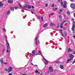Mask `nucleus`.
Listing matches in <instances>:
<instances>
[{"mask_svg":"<svg viewBox=\"0 0 75 75\" xmlns=\"http://www.w3.org/2000/svg\"><path fill=\"white\" fill-rule=\"evenodd\" d=\"M61 35H62V37L64 36V35L62 33H61Z\"/></svg>","mask_w":75,"mask_h":75,"instance_id":"nucleus-46","label":"nucleus"},{"mask_svg":"<svg viewBox=\"0 0 75 75\" xmlns=\"http://www.w3.org/2000/svg\"><path fill=\"white\" fill-rule=\"evenodd\" d=\"M32 8H34V6H32Z\"/></svg>","mask_w":75,"mask_h":75,"instance_id":"nucleus-52","label":"nucleus"},{"mask_svg":"<svg viewBox=\"0 0 75 75\" xmlns=\"http://www.w3.org/2000/svg\"><path fill=\"white\" fill-rule=\"evenodd\" d=\"M60 0H58V1H59H59H60Z\"/></svg>","mask_w":75,"mask_h":75,"instance_id":"nucleus-61","label":"nucleus"},{"mask_svg":"<svg viewBox=\"0 0 75 75\" xmlns=\"http://www.w3.org/2000/svg\"><path fill=\"white\" fill-rule=\"evenodd\" d=\"M60 68L61 69H63L64 68V65H60Z\"/></svg>","mask_w":75,"mask_h":75,"instance_id":"nucleus-6","label":"nucleus"},{"mask_svg":"<svg viewBox=\"0 0 75 75\" xmlns=\"http://www.w3.org/2000/svg\"><path fill=\"white\" fill-rule=\"evenodd\" d=\"M35 73H38V74H40V72L38 71V70L37 69H36V71H35Z\"/></svg>","mask_w":75,"mask_h":75,"instance_id":"nucleus-15","label":"nucleus"},{"mask_svg":"<svg viewBox=\"0 0 75 75\" xmlns=\"http://www.w3.org/2000/svg\"><path fill=\"white\" fill-rule=\"evenodd\" d=\"M60 31H62V29H60Z\"/></svg>","mask_w":75,"mask_h":75,"instance_id":"nucleus-59","label":"nucleus"},{"mask_svg":"<svg viewBox=\"0 0 75 75\" xmlns=\"http://www.w3.org/2000/svg\"><path fill=\"white\" fill-rule=\"evenodd\" d=\"M28 7V5H25L24 6H22V7L23 8H27V7Z\"/></svg>","mask_w":75,"mask_h":75,"instance_id":"nucleus-14","label":"nucleus"},{"mask_svg":"<svg viewBox=\"0 0 75 75\" xmlns=\"http://www.w3.org/2000/svg\"><path fill=\"white\" fill-rule=\"evenodd\" d=\"M32 56H33V55H34L35 54V50H33L32 52Z\"/></svg>","mask_w":75,"mask_h":75,"instance_id":"nucleus-9","label":"nucleus"},{"mask_svg":"<svg viewBox=\"0 0 75 75\" xmlns=\"http://www.w3.org/2000/svg\"><path fill=\"white\" fill-rule=\"evenodd\" d=\"M4 64L5 65H7L8 64V63H7L5 62L4 63Z\"/></svg>","mask_w":75,"mask_h":75,"instance_id":"nucleus-43","label":"nucleus"},{"mask_svg":"<svg viewBox=\"0 0 75 75\" xmlns=\"http://www.w3.org/2000/svg\"><path fill=\"white\" fill-rule=\"evenodd\" d=\"M35 39V42L36 44V45H37V44H38V42L39 44H40L39 40H38V37H36Z\"/></svg>","mask_w":75,"mask_h":75,"instance_id":"nucleus-4","label":"nucleus"},{"mask_svg":"<svg viewBox=\"0 0 75 75\" xmlns=\"http://www.w3.org/2000/svg\"><path fill=\"white\" fill-rule=\"evenodd\" d=\"M73 15H74V17L75 18V13H74Z\"/></svg>","mask_w":75,"mask_h":75,"instance_id":"nucleus-51","label":"nucleus"},{"mask_svg":"<svg viewBox=\"0 0 75 75\" xmlns=\"http://www.w3.org/2000/svg\"><path fill=\"white\" fill-rule=\"evenodd\" d=\"M7 52H9V51L8 50H7Z\"/></svg>","mask_w":75,"mask_h":75,"instance_id":"nucleus-50","label":"nucleus"},{"mask_svg":"<svg viewBox=\"0 0 75 75\" xmlns=\"http://www.w3.org/2000/svg\"><path fill=\"white\" fill-rule=\"evenodd\" d=\"M57 9H58L57 8H52V10H57Z\"/></svg>","mask_w":75,"mask_h":75,"instance_id":"nucleus-24","label":"nucleus"},{"mask_svg":"<svg viewBox=\"0 0 75 75\" xmlns=\"http://www.w3.org/2000/svg\"><path fill=\"white\" fill-rule=\"evenodd\" d=\"M5 38L6 42H7V36L6 35L5 36Z\"/></svg>","mask_w":75,"mask_h":75,"instance_id":"nucleus-22","label":"nucleus"},{"mask_svg":"<svg viewBox=\"0 0 75 75\" xmlns=\"http://www.w3.org/2000/svg\"><path fill=\"white\" fill-rule=\"evenodd\" d=\"M63 29H64V30H67V27H65L63 28Z\"/></svg>","mask_w":75,"mask_h":75,"instance_id":"nucleus-33","label":"nucleus"},{"mask_svg":"<svg viewBox=\"0 0 75 75\" xmlns=\"http://www.w3.org/2000/svg\"><path fill=\"white\" fill-rule=\"evenodd\" d=\"M49 69L51 71V72H52V71H53V69L52 68V67H49Z\"/></svg>","mask_w":75,"mask_h":75,"instance_id":"nucleus-11","label":"nucleus"},{"mask_svg":"<svg viewBox=\"0 0 75 75\" xmlns=\"http://www.w3.org/2000/svg\"><path fill=\"white\" fill-rule=\"evenodd\" d=\"M64 34L66 36H67V34L66 33H64Z\"/></svg>","mask_w":75,"mask_h":75,"instance_id":"nucleus-55","label":"nucleus"},{"mask_svg":"<svg viewBox=\"0 0 75 75\" xmlns=\"http://www.w3.org/2000/svg\"><path fill=\"white\" fill-rule=\"evenodd\" d=\"M4 61L3 60V59L1 58L0 59V62L1 63V64H3V62Z\"/></svg>","mask_w":75,"mask_h":75,"instance_id":"nucleus-12","label":"nucleus"},{"mask_svg":"<svg viewBox=\"0 0 75 75\" xmlns=\"http://www.w3.org/2000/svg\"><path fill=\"white\" fill-rule=\"evenodd\" d=\"M71 1H73V0H70Z\"/></svg>","mask_w":75,"mask_h":75,"instance_id":"nucleus-62","label":"nucleus"},{"mask_svg":"<svg viewBox=\"0 0 75 75\" xmlns=\"http://www.w3.org/2000/svg\"><path fill=\"white\" fill-rule=\"evenodd\" d=\"M60 27L61 28H62L63 27H62V25H60Z\"/></svg>","mask_w":75,"mask_h":75,"instance_id":"nucleus-36","label":"nucleus"},{"mask_svg":"<svg viewBox=\"0 0 75 75\" xmlns=\"http://www.w3.org/2000/svg\"><path fill=\"white\" fill-rule=\"evenodd\" d=\"M58 62H59L58 61H57L56 62V63H58Z\"/></svg>","mask_w":75,"mask_h":75,"instance_id":"nucleus-57","label":"nucleus"},{"mask_svg":"<svg viewBox=\"0 0 75 75\" xmlns=\"http://www.w3.org/2000/svg\"><path fill=\"white\" fill-rule=\"evenodd\" d=\"M59 18H62V17H61V16H59Z\"/></svg>","mask_w":75,"mask_h":75,"instance_id":"nucleus-53","label":"nucleus"},{"mask_svg":"<svg viewBox=\"0 0 75 75\" xmlns=\"http://www.w3.org/2000/svg\"><path fill=\"white\" fill-rule=\"evenodd\" d=\"M3 30L4 32L5 33H6V29L4 28H3Z\"/></svg>","mask_w":75,"mask_h":75,"instance_id":"nucleus-20","label":"nucleus"},{"mask_svg":"<svg viewBox=\"0 0 75 75\" xmlns=\"http://www.w3.org/2000/svg\"><path fill=\"white\" fill-rule=\"evenodd\" d=\"M31 65H34V64H33V63H31Z\"/></svg>","mask_w":75,"mask_h":75,"instance_id":"nucleus-58","label":"nucleus"},{"mask_svg":"<svg viewBox=\"0 0 75 75\" xmlns=\"http://www.w3.org/2000/svg\"><path fill=\"white\" fill-rule=\"evenodd\" d=\"M19 5L21 7H23V6H22L21 5V4H19Z\"/></svg>","mask_w":75,"mask_h":75,"instance_id":"nucleus-34","label":"nucleus"},{"mask_svg":"<svg viewBox=\"0 0 75 75\" xmlns=\"http://www.w3.org/2000/svg\"><path fill=\"white\" fill-rule=\"evenodd\" d=\"M50 25H51V26H53V25H55L54 24V23H51L50 24Z\"/></svg>","mask_w":75,"mask_h":75,"instance_id":"nucleus-17","label":"nucleus"},{"mask_svg":"<svg viewBox=\"0 0 75 75\" xmlns=\"http://www.w3.org/2000/svg\"><path fill=\"white\" fill-rule=\"evenodd\" d=\"M60 4L61 6H63V2H61Z\"/></svg>","mask_w":75,"mask_h":75,"instance_id":"nucleus-29","label":"nucleus"},{"mask_svg":"<svg viewBox=\"0 0 75 75\" xmlns=\"http://www.w3.org/2000/svg\"><path fill=\"white\" fill-rule=\"evenodd\" d=\"M64 5H67V2H66V1H65L64 2Z\"/></svg>","mask_w":75,"mask_h":75,"instance_id":"nucleus-30","label":"nucleus"},{"mask_svg":"<svg viewBox=\"0 0 75 75\" xmlns=\"http://www.w3.org/2000/svg\"><path fill=\"white\" fill-rule=\"evenodd\" d=\"M4 4L3 3L0 2V6H3Z\"/></svg>","mask_w":75,"mask_h":75,"instance_id":"nucleus-19","label":"nucleus"},{"mask_svg":"<svg viewBox=\"0 0 75 75\" xmlns=\"http://www.w3.org/2000/svg\"><path fill=\"white\" fill-rule=\"evenodd\" d=\"M10 14V11H8L7 12V15H8Z\"/></svg>","mask_w":75,"mask_h":75,"instance_id":"nucleus-23","label":"nucleus"},{"mask_svg":"<svg viewBox=\"0 0 75 75\" xmlns=\"http://www.w3.org/2000/svg\"><path fill=\"white\" fill-rule=\"evenodd\" d=\"M8 75H12V74L11 73H9Z\"/></svg>","mask_w":75,"mask_h":75,"instance_id":"nucleus-47","label":"nucleus"},{"mask_svg":"<svg viewBox=\"0 0 75 75\" xmlns=\"http://www.w3.org/2000/svg\"><path fill=\"white\" fill-rule=\"evenodd\" d=\"M69 57H70V58H69L68 59L67 61V62L66 64H68V62L69 61H71L73 59V58H74V55H73L72 54H70L69 55Z\"/></svg>","mask_w":75,"mask_h":75,"instance_id":"nucleus-1","label":"nucleus"},{"mask_svg":"<svg viewBox=\"0 0 75 75\" xmlns=\"http://www.w3.org/2000/svg\"><path fill=\"white\" fill-rule=\"evenodd\" d=\"M63 7L64 8H66V7H67V5H63Z\"/></svg>","mask_w":75,"mask_h":75,"instance_id":"nucleus-27","label":"nucleus"},{"mask_svg":"<svg viewBox=\"0 0 75 75\" xmlns=\"http://www.w3.org/2000/svg\"><path fill=\"white\" fill-rule=\"evenodd\" d=\"M64 25V23L62 22V23H61L60 24V25Z\"/></svg>","mask_w":75,"mask_h":75,"instance_id":"nucleus-37","label":"nucleus"},{"mask_svg":"<svg viewBox=\"0 0 75 75\" xmlns=\"http://www.w3.org/2000/svg\"><path fill=\"white\" fill-rule=\"evenodd\" d=\"M41 20L42 21H44V19H43V17H42L41 18Z\"/></svg>","mask_w":75,"mask_h":75,"instance_id":"nucleus-32","label":"nucleus"},{"mask_svg":"<svg viewBox=\"0 0 75 75\" xmlns=\"http://www.w3.org/2000/svg\"><path fill=\"white\" fill-rule=\"evenodd\" d=\"M73 54H75V51L73 52Z\"/></svg>","mask_w":75,"mask_h":75,"instance_id":"nucleus-39","label":"nucleus"},{"mask_svg":"<svg viewBox=\"0 0 75 75\" xmlns=\"http://www.w3.org/2000/svg\"><path fill=\"white\" fill-rule=\"evenodd\" d=\"M74 18H71V21H74Z\"/></svg>","mask_w":75,"mask_h":75,"instance_id":"nucleus-44","label":"nucleus"},{"mask_svg":"<svg viewBox=\"0 0 75 75\" xmlns=\"http://www.w3.org/2000/svg\"><path fill=\"white\" fill-rule=\"evenodd\" d=\"M65 22H66V21H63V22H62L63 24H64V23H65Z\"/></svg>","mask_w":75,"mask_h":75,"instance_id":"nucleus-35","label":"nucleus"},{"mask_svg":"<svg viewBox=\"0 0 75 75\" xmlns=\"http://www.w3.org/2000/svg\"><path fill=\"white\" fill-rule=\"evenodd\" d=\"M75 61H74L72 63V64H74V63H75Z\"/></svg>","mask_w":75,"mask_h":75,"instance_id":"nucleus-54","label":"nucleus"},{"mask_svg":"<svg viewBox=\"0 0 75 75\" xmlns=\"http://www.w3.org/2000/svg\"><path fill=\"white\" fill-rule=\"evenodd\" d=\"M35 66H36V67H38V66H37V65H35Z\"/></svg>","mask_w":75,"mask_h":75,"instance_id":"nucleus-63","label":"nucleus"},{"mask_svg":"<svg viewBox=\"0 0 75 75\" xmlns=\"http://www.w3.org/2000/svg\"><path fill=\"white\" fill-rule=\"evenodd\" d=\"M45 63V65H47L48 64V62H44Z\"/></svg>","mask_w":75,"mask_h":75,"instance_id":"nucleus-28","label":"nucleus"},{"mask_svg":"<svg viewBox=\"0 0 75 75\" xmlns=\"http://www.w3.org/2000/svg\"><path fill=\"white\" fill-rule=\"evenodd\" d=\"M49 18H50V17H51V16H52V15H51V14L50 13L49 14Z\"/></svg>","mask_w":75,"mask_h":75,"instance_id":"nucleus-25","label":"nucleus"},{"mask_svg":"<svg viewBox=\"0 0 75 75\" xmlns=\"http://www.w3.org/2000/svg\"><path fill=\"white\" fill-rule=\"evenodd\" d=\"M5 71H8V70H7V69H5Z\"/></svg>","mask_w":75,"mask_h":75,"instance_id":"nucleus-41","label":"nucleus"},{"mask_svg":"<svg viewBox=\"0 0 75 75\" xmlns=\"http://www.w3.org/2000/svg\"><path fill=\"white\" fill-rule=\"evenodd\" d=\"M10 9L11 10V11H13L14 10V8L11 7Z\"/></svg>","mask_w":75,"mask_h":75,"instance_id":"nucleus-18","label":"nucleus"},{"mask_svg":"<svg viewBox=\"0 0 75 75\" xmlns=\"http://www.w3.org/2000/svg\"><path fill=\"white\" fill-rule=\"evenodd\" d=\"M40 54H41V51L40 50H39V52H38Z\"/></svg>","mask_w":75,"mask_h":75,"instance_id":"nucleus-49","label":"nucleus"},{"mask_svg":"<svg viewBox=\"0 0 75 75\" xmlns=\"http://www.w3.org/2000/svg\"><path fill=\"white\" fill-rule=\"evenodd\" d=\"M31 8V6L30 5H28V9H30Z\"/></svg>","mask_w":75,"mask_h":75,"instance_id":"nucleus-16","label":"nucleus"},{"mask_svg":"<svg viewBox=\"0 0 75 75\" xmlns=\"http://www.w3.org/2000/svg\"><path fill=\"white\" fill-rule=\"evenodd\" d=\"M67 13L68 16H69V15H70V12L68 11L67 12Z\"/></svg>","mask_w":75,"mask_h":75,"instance_id":"nucleus-21","label":"nucleus"},{"mask_svg":"<svg viewBox=\"0 0 75 75\" xmlns=\"http://www.w3.org/2000/svg\"><path fill=\"white\" fill-rule=\"evenodd\" d=\"M6 43L7 44V49L8 50L9 47H10V45H9V43H8V42H6Z\"/></svg>","mask_w":75,"mask_h":75,"instance_id":"nucleus-7","label":"nucleus"},{"mask_svg":"<svg viewBox=\"0 0 75 75\" xmlns=\"http://www.w3.org/2000/svg\"><path fill=\"white\" fill-rule=\"evenodd\" d=\"M43 59H44V60H45V61H47V62H48V61L46 60V59H45V58H44V57H43Z\"/></svg>","mask_w":75,"mask_h":75,"instance_id":"nucleus-31","label":"nucleus"},{"mask_svg":"<svg viewBox=\"0 0 75 75\" xmlns=\"http://www.w3.org/2000/svg\"><path fill=\"white\" fill-rule=\"evenodd\" d=\"M51 13V14L52 15V16H53L54 14V13Z\"/></svg>","mask_w":75,"mask_h":75,"instance_id":"nucleus-38","label":"nucleus"},{"mask_svg":"<svg viewBox=\"0 0 75 75\" xmlns=\"http://www.w3.org/2000/svg\"><path fill=\"white\" fill-rule=\"evenodd\" d=\"M31 13H32V14H34V12L33 11H31Z\"/></svg>","mask_w":75,"mask_h":75,"instance_id":"nucleus-56","label":"nucleus"},{"mask_svg":"<svg viewBox=\"0 0 75 75\" xmlns=\"http://www.w3.org/2000/svg\"><path fill=\"white\" fill-rule=\"evenodd\" d=\"M75 21H73V24L72 25V27L71 29L73 31H75Z\"/></svg>","mask_w":75,"mask_h":75,"instance_id":"nucleus-2","label":"nucleus"},{"mask_svg":"<svg viewBox=\"0 0 75 75\" xmlns=\"http://www.w3.org/2000/svg\"><path fill=\"white\" fill-rule=\"evenodd\" d=\"M71 7V8H73V9H75V4H71L70 5Z\"/></svg>","mask_w":75,"mask_h":75,"instance_id":"nucleus-5","label":"nucleus"},{"mask_svg":"<svg viewBox=\"0 0 75 75\" xmlns=\"http://www.w3.org/2000/svg\"><path fill=\"white\" fill-rule=\"evenodd\" d=\"M38 18H39V19H40V18H41V17H40V16H38Z\"/></svg>","mask_w":75,"mask_h":75,"instance_id":"nucleus-40","label":"nucleus"},{"mask_svg":"<svg viewBox=\"0 0 75 75\" xmlns=\"http://www.w3.org/2000/svg\"><path fill=\"white\" fill-rule=\"evenodd\" d=\"M63 11L62 9H61L59 11V13H61Z\"/></svg>","mask_w":75,"mask_h":75,"instance_id":"nucleus-26","label":"nucleus"},{"mask_svg":"<svg viewBox=\"0 0 75 75\" xmlns=\"http://www.w3.org/2000/svg\"><path fill=\"white\" fill-rule=\"evenodd\" d=\"M8 3H13V1H12L11 0H8Z\"/></svg>","mask_w":75,"mask_h":75,"instance_id":"nucleus-10","label":"nucleus"},{"mask_svg":"<svg viewBox=\"0 0 75 75\" xmlns=\"http://www.w3.org/2000/svg\"><path fill=\"white\" fill-rule=\"evenodd\" d=\"M14 8H15V9H16V10H17V9H18V7H16Z\"/></svg>","mask_w":75,"mask_h":75,"instance_id":"nucleus-45","label":"nucleus"},{"mask_svg":"<svg viewBox=\"0 0 75 75\" xmlns=\"http://www.w3.org/2000/svg\"><path fill=\"white\" fill-rule=\"evenodd\" d=\"M73 51V50L71 49L70 48H69L68 49V52H72Z\"/></svg>","mask_w":75,"mask_h":75,"instance_id":"nucleus-8","label":"nucleus"},{"mask_svg":"<svg viewBox=\"0 0 75 75\" xmlns=\"http://www.w3.org/2000/svg\"><path fill=\"white\" fill-rule=\"evenodd\" d=\"M47 6H48V4H45V7H47Z\"/></svg>","mask_w":75,"mask_h":75,"instance_id":"nucleus-42","label":"nucleus"},{"mask_svg":"<svg viewBox=\"0 0 75 75\" xmlns=\"http://www.w3.org/2000/svg\"><path fill=\"white\" fill-rule=\"evenodd\" d=\"M52 7H54V4H53V5H52Z\"/></svg>","mask_w":75,"mask_h":75,"instance_id":"nucleus-48","label":"nucleus"},{"mask_svg":"<svg viewBox=\"0 0 75 75\" xmlns=\"http://www.w3.org/2000/svg\"><path fill=\"white\" fill-rule=\"evenodd\" d=\"M22 75H26L25 74H23Z\"/></svg>","mask_w":75,"mask_h":75,"instance_id":"nucleus-64","label":"nucleus"},{"mask_svg":"<svg viewBox=\"0 0 75 75\" xmlns=\"http://www.w3.org/2000/svg\"><path fill=\"white\" fill-rule=\"evenodd\" d=\"M47 25H48V24L46 23L43 26V27H47Z\"/></svg>","mask_w":75,"mask_h":75,"instance_id":"nucleus-13","label":"nucleus"},{"mask_svg":"<svg viewBox=\"0 0 75 75\" xmlns=\"http://www.w3.org/2000/svg\"><path fill=\"white\" fill-rule=\"evenodd\" d=\"M73 37H74V38H75V36H73Z\"/></svg>","mask_w":75,"mask_h":75,"instance_id":"nucleus-60","label":"nucleus"},{"mask_svg":"<svg viewBox=\"0 0 75 75\" xmlns=\"http://www.w3.org/2000/svg\"><path fill=\"white\" fill-rule=\"evenodd\" d=\"M13 70V68L9 66V68L8 70V72H11L12 70Z\"/></svg>","mask_w":75,"mask_h":75,"instance_id":"nucleus-3","label":"nucleus"}]
</instances>
